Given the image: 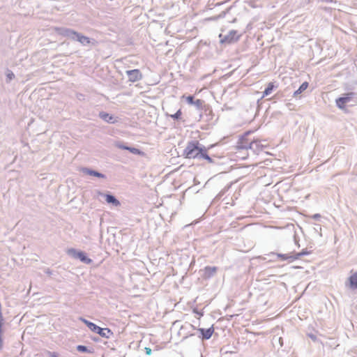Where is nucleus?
<instances>
[{"mask_svg": "<svg viewBox=\"0 0 357 357\" xmlns=\"http://www.w3.org/2000/svg\"><path fill=\"white\" fill-rule=\"evenodd\" d=\"M198 141H192L188 143L183 151V155L188 159H194L201 155L204 149Z\"/></svg>", "mask_w": 357, "mask_h": 357, "instance_id": "f257e3e1", "label": "nucleus"}, {"mask_svg": "<svg viewBox=\"0 0 357 357\" xmlns=\"http://www.w3.org/2000/svg\"><path fill=\"white\" fill-rule=\"evenodd\" d=\"M242 34L238 31L231 30L227 35L220 33L219 35L220 42L221 44L229 45L239 40Z\"/></svg>", "mask_w": 357, "mask_h": 357, "instance_id": "f03ea898", "label": "nucleus"}, {"mask_svg": "<svg viewBox=\"0 0 357 357\" xmlns=\"http://www.w3.org/2000/svg\"><path fill=\"white\" fill-rule=\"evenodd\" d=\"M354 93H349L345 94L343 97H340L336 100L337 106L340 109H344L346 105L351 100Z\"/></svg>", "mask_w": 357, "mask_h": 357, "instance_id": "7ed1b4c3", "label": "nucleus"}, {"mask_svg": "<svg viewBox=\"0 0 357 357\" xmlns=\"http://www.w3.org/2000/svg\"><path fill=\"white\" fill-rule=\"evenodd\" d=\"M126 74L128 77L129 81L131 82H137L142 78V74L139 69L127 70Z\"/></svg>", "mask_w": 357, "mask_h": 357, "instance_id": "20e7f679", "label": "nucleus"}, {"mask_svg": "<svg viewBox=\"0 0 357 357\" xmlns=\"http://www.w3.org/2000/svg\"><path fill=\"white\" fill-rule=\"evenodd\" d=\"M303 255V252H298L296 255H278V257L282 260H289L290 262L294 261V260H296L299 259L301 256Z\"/></svg>", "mask_w": 357, "mask_h": 357, "instance_id": "39448f33", "label": "nucleus"}, {"mask_svg": "<svg viewBox=\"0 0 357 357\" xmlns=\"http://www.w3.org/2000/svg\"><path fill=\"white\" fill-rule=\"evenodd\" d=\"M199 331L202 334V339L208 340V339L211 338V337L213 334L214 328H213V326H211V327H210L209 328H207V329L199 328Z\"/></svg>", "mask_w": 357, "mask_h": 357, "instance_id": "423d86ee", "label": "nucleus"}, {"mask_svg": "<svg viewBox=\"0 0 357 357\" xmlns=\"http://www.w3.org/2000/svg\"><path fill=\"white\" fill-rule=\"evenodd\" d=\"M217 270L215 266H206L204 269V277L205 278H211L216 273Z\"/></svg>", "mask_w": 357, "mask_h": 357, "instance_id": "0eeeda50", "label": "nucleus"}, {"mask_svg": "<svg viewBox=\"0 0 357 357\" xmlns=\"http://www.w3.org/2000/svg\"><path fill=\"white\" fill-rule=\"evenodd\" d=\"M73 34L75 35L76 37H77V40L81 43L82 44H84V45H87V44H89L90 43V38L86 37V36H82L79 33H78L76 31H71Z\"/></svg>", "mask_w": 357, "mask_h": 357, "instance_id": "6e6552de", "label": "nucleus"}, {"mask_svg": "<svg viewBox=\"0 0 357 357\" xmlns=\"http://www.w3.org/2000/svg\"><path fill=\"white\" fill-rule=\"evenodd\" d=\"M116 146L121 149L128 150L130 152L134 154L141 155L142 153L139 149L136 148L128 147L119 143L116 144Z\"/></svg>", "mask_w": 357, "mask_h": 357, "instance_id": "1a4fd4ad", "label": "nucleus"}, {"mask_svg": "<svg viewBox=\"0 0 357 357\" xmlns=\"http://www.w3.org/2000/svg\"><path fill=\"white\" fill-rule=\"evenodd\" d=\"M349 286L352 289H357V271L352 273L349 278Z\"/></svg>", "mask_w": 357, "mask_h": 357, "instance_id": "9d476101", "label": "nucleus"}, {"mask_svg": "<svg viewBox=\"0 0 357 357\" xmlns=\"http://www.w3.org/2000/svg\"><path fill=\"white\" fill-rule=\"evenodd\" d=\"M82 321L89 327V328L96 333H99V330L101 328L100 327L98 326L97 325H96L95 324L92 323V322H90L86 319H82Z\"/></svg>", "mask_w": 357, "mask_h": 357, "instance_id": "9b49d317", "label": "nucleus"}, {"mask_svg": "<svg viewBox=\"0 0 357 357\" xmlns=\"http://www.w3.org/2000/svg\"><path fill=\"white\" fill-rule=\"evenodd\" d=\"M98 334L100 335L102 337L109 338L113 335V333L109 328H101L99 330V333Z\"/></svg>", "mask_w": 357, "mask_h": 357, "instance_id": "f8f14e48", "label": "nucleus"}, {"mask_svg": "<svg viewBox=\"0 0 357 357\" xmlns=\"http://www.w3.org/2000/svg\"><path fill=\"white\" fill-rule=\"evenodd\" d=\"M99 116L102 120H104L106 122H108V123H114L115 122L114 116L109 114L108 113L102 112L100 113Z\"/></svg>", "mask_w": 357, "mask_h": 357, "instance_id": "ddd939ff", "label": "nucleus"}, {"mask_svg": "<svg viewBox=\"0 0 357 357\" xmlns=\"http://www.w3.org/2000/svg\"><path fill=\"white\" fill-rule=\"evenodd\" d=\"M309 86V84L307 82H304L301 86L300 87L298 88V90H296V91H294V97H297L298 95H299L300 93H301L302 92H303L304 91H305L307 87Z\"/></svg>", "mask_w": 357, "mask_h": 357, "instance_id": "4468645a", "label": "nucleus"}, {"mask_svg": "<svg viewBox=\"0 0 357 357\" xmlns=\"http://www.w3.org/2000/svg\"><path fill=\"white\" fill-rule=\"evenodd\" d=\"M105 200L107 203H112L114 206L120 205V202L112 195H107L105 196Z\"/></svg>", "mask_w": 357, "mask_h": 357, "instance_id": "2eb2a0df", "label": "nucleus"}, {"mask_svg": "<svg viewBox=\"0 0 357 357\" xmlns=\"http://www.w3.org/2000/svg\"><path fill=\"white\" fill-rule=\"evenodd\" d=\"M274 84L272 82L268 83L267 88L264 90L263 97L268 96L273 91Z\"/></svg>", "mask_w": 357, "mask_h": 357, "instance_id": "dca6fc26", "label": "nucleus"}, {"mask_svg": "<svg viewBox=\"0 0 357 357\" xmlns=\"http://www.w3.org/2000/svg\"><path fill=\"white\" fill-rule=\"evenodd\" d=\"M200 157L204 158L205 160H206L208 162H212L213 160L212 159L209 157V155L207 154V149L204 147L202 153H201V155Z\"/></svg>", "mask_w": 357, "mask_h": 357, "instance_id": "f3484780", "label": "nucleus"}, {"mask_svg": "<svg viewBox=\"0 0 357 357\" xmlns=\"http://www.w3.org/2000/svg\"><path fill=\"white\" fill-rule=\"evenodd\" d=\"M260 142L259 141H253L250 144V148L254 150H257L259 146Z\"/></svg>", "mask_w": 357, "mask_h": 357, "instance_id": "a211bd4d", "label": "nucleus"}, {"mask_svg": "<svg viewBox=\"0 0 357 357\" xmlns=\"http://www.w3.org/2000/svg\"><path fill=\"white\" fill-rule=\"evenodd\" d=\"M86 172L90 174V175H93L94 176H97V177H100V178H103L104 177V175L99 173V172H95V171H92V170H87Z\"/></svg>", "mask_w": 357, "mask_h": 357, "instance_id": "6ab92c4d", "label": "nucleus"}, {"mask_svg": "<svg viewBox=\"0 0 357 357\" xmlns=\"http://www.w3.org/2000/svg\"><path fill=\"white\" fill-rule=\"evenodd\" d=\"M193 104L195 105L197 108L201 109L203 107L204 101L202 100L197 99L194 101Z\"/></svg>", "mask_w": 357, "mask_h": 357, "instance_id": "aec40b11", "label": "nucleus"}, {"mask_svg": "<svg viewBox=\"0 0 357 357\" xmlns=\"http://www.w3.org/2000/svg\"><path fill=\"white\" fill-rule=\"evenodd\" d=\"M77 257L80 259L81 261H86V257L84 255V252H79L77 253Z\"/></svg>", "mask_w": 357, "mask_h": 357, "instance_id": "412c9836", "label": "nucleus"}, {"mask_svg": "<svg viewBox=\"0 0 357 357\" xmlns=\"http://www.w3.org/2000/svg\"><path fill=\"white\" fill-rule=\"evenodd\" d=\"M181 109H178L174 114H172L171 115V117L173 118V119H179L180 116H181Z\"/></svg>", "mask_w": 357, "mask_h": 357, "instance_id": "4be33fe9", "label": "nucleus"}, {"mask_svg": "<svg viewBox=\"0 0 357 357\" xmlns=\"http://www.w3.org/2000/svg\"><path fill=\"white\" fill-rule=\"evenodd\" d=\"M185 98H186L187 102H188L189 104L192 105V104H193V103H194V98H193V96H187Z\"/></svg>", "mask_w": 357, "mask_h": 357, "instance_id": "5701e85b", "label": "nucleus"}, {"mask_svg": "<svg viewBox=\"0 0 357 357\" xmlns=\"http://www.w3.org/2000/svg\"><path fill=\"white\" fill-rule=\"evenodd\" d=\"M77 350L82 352H85L87 351V348L85 346L79 345L77 347Z\"/></svg>", "mask_w": 357, "mask_h": 357, "instance_id": "b1692460", "label": "nucleus"}, {"mask_svg": "<svg viewBox=\"0 0 357 357\" xmlns=\"http://www.w3.org/2000/svg\"><path fill=\"white\" fill-rule=\"evenodd\" d=\"M193 312H194V313H196V314L199 316V317H198L199 319L202 316H203V313H202V312H199L198 310H197L196 309H194V310H193Z\"/></svg>", "mask_w": 357, "mask_h": 357, "instance_id": "393cba45", "label": "nucleus"}, {"mask_svg": "<svg viewBox=\"0 0 357 357\" xmlns=\"http://www.w3.org/2000/svg\"><path fill=\"white\" fill-rule=\"evenodd\" d=\"M8 78L10 80L14 77V74L13 73H9L7 75Z\"/></svg>", "mask_w": 357, "mask_h": 357, "instance_id": "a878e982", "label": "nucleus"}, {"mask_svg": "<svg viewBox=\"0 0 357 357\" xmlns=\"http://www.w3.org/2000/svg\"><path fill=\"white\" fill-rule=\"evenodd\" d=\"M145 351L147 355H150L151 354V349L149 347H146Z\"/></svg>", "mask_w": 357, "mask_h": 357, "instance_id": "bb28decb", "label": "nucleus"}, {"mask_svg": "<svg viewBox=\"0 0 357 357\" xmlns=\"http://www.w3.org/2000/svg\"><path fill=\"white\" fill-rule=\"evenodd\" d=\"M51 357H59L56 354L53 353L50 356Z\"/></svg>", "mask_w": 357, "mask_h": 357, "instance_id": "cd10ccee", "label": "nucleus"}]
</instances>
